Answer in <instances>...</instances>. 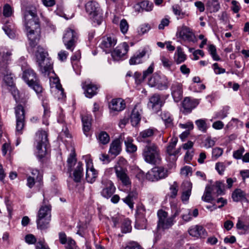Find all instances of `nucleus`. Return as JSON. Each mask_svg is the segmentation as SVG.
Wrapping results in <instances>:
<instances>
[{"instance_id": "obj_38", "label": "nucleus", "mask_w": 249, "mask_h": 249, "mask_svg": "<svg viewBox=\"0 0 249 249\" xmlns=\"http://www.w3.org/2000/svg\"><path fill=\"white\" fill-rule=\"evenodd\" d=\"M207 6L211 13L216 12L220 8L218 0H208Z\"/></svg>"}, {"instance_id": "obj_14", "label": "nucleus", "mask_w": 249, "mask_h": 249, "mask_svg": "<svg viewBox=\"0 0 249 249\" xmlns=\"http://www.w3.org/2000/svg\"><path fill=\"white\" fill-rule=\"evenodd\" d=\"M31 175L27 177V186L32 188L36 183L39 186H41L42 185V174L37 169H32Z\"/></svg>"}, {"instance_id": "obj_43", "label": "nucleus", "mask_w": 249, "mask_h": 249, "mask_svg": "<svg viewBox=\"0 0 249 249\" xmlns=\"http://www.w3.org/2000/svg\"><path fill=\"white\" fill-rule=\"evenodd\" d=\"M168 85L167 78L165 76H162L160 77V79L155 87L159 90H165L168 89Z\"/></svg>"}, {"instance_id": "obj_13", "label": "nucleus", "mask_w": 249, "mask_h": 249, "mask_svg": "<svg viewBox=\"0 0 249 249\" xmlns=\"http://www.w3.org/2000/svg\"><path fill=\"white\" fill-rule=\"evenodd\" d=\"M101 184L102 190L101 194L102 196L106 198H110L115 193L116 190L113 183L107 178H103Z\"/></svg>"}, {"instance_id": "obj_6", "label": "nucleus", "mask_w": 249, "mask_h": 249, "mask_svg": "<svg viewBox=\"0 0 249 249\" xmlns=\"http://www.w3.org/2000/svg\"><path fill=\"white\" fill-rule=\"evenodd\" d=\"M51 219V208L49 206H42L38 212L36 224L37 228L42 230L47 228Z\"/></svg>"}, {"instance_id": "obj_17", "label": "nucleus", "mask_w": 249, "mask_h": 249, "mask_svg": "<svg viewBox=\"0 0 249 249\" xmlns=\"http://www.w3.org/2000/svg\"><path fill=\"white\" fill-rule=\"evenodd\" d=\"M85 8L87 13L91 18L94 19L97 17L100 13V7L98 3L95 1H89L86 3Z\"/></svg>"}, {"instance_id": "obj_44", "label": "nucleus", "mask_w": 249, "mask_h": 249, "mask_svg": "<svg viewBox=\"0 0 249 249\" xmlns=\"http://www.w3.org/2000/svg\"><path fill=\"white\" fill-rule=\"evenodd\" d=\"M161 117L167 127L172 125L173 118L168 112H163L161 114Z\"/></svg>"}, {"instance_id": "obj_55", "label": "nucleus", "mask_w": 249, "mask_h": 249, "mask_svg": "<svg viewBox=\"0 0 249 249\" xmlns=\"http://www.w3.org/2000/svg\"><path fill=\"white\" fill-rule=\"evenodd\" d=\"M128 28L129 25L127 21L124 19H122L120 23V28L121 32L123 34H126L128 30Z\"/></svg>"}, {"instance_id": "obj_53", "label": "nucleus", "mask_w": 249, "mask_h": 249, "mask_svg": "<svg viewBox=\"0 0 249 249\" xmlns=\"http://www.w3.org/2000/svg\"><path fill=\"white\" fill-rule=\"evenodd\" d=\"M76 161V159L75 158V153H71L67 160V163L69 167L70 168V171L71 170V168L75 165Z\"/></svg>"}, {"instance_id": "obj_49", "label": "nucleus", "mask_w": 249, "mask_h": 249, "mask_svg": "<svg viewBox=\"0 0 249 249\" xmlns=\"http://www.w3.org/2000/svg\"><path fill=\"white\" fill-rule=\"evenodd\" d=\"M131 222L129 220H124L121 227L122 231L123 233L129 232L131 231Z\"/></svg>"}, {"instance_id": "obj_18", "label": "nucleus", "mask_w": 249, "mask_h": 249, "mask_svg": "<svg viewBox=\"0 0 249 249\" xmlns=\"http://www.w3.org/2000/svg\"><path fill=\"white\" fill-rule=\"evenodd\" d=\"M50 85L52 91L57 94L56 97L58 99H62L64 97V90L58 78L54 77L50 79Z\"/></svg>"}, {"instance_id": "obj_45", "label": "nucleus", "mask_w": 249, "mask_h": 249, "mask_svg": "<svg viewBox=\"0 0 249 249\" xmlns=\"http://www.w3.org/2000/svg\"><path fill=\"white\" fill-rule=\"evenodd\" d=\"M98 142L102 144L108 143L110 141V137L108 134L105 131L101 132L97 136Z\"/></svg>"}, {"instance_id": "obj_61", "label": "nucleus", "mask_w": 249, "mask_h": 249, "mask_svg": "<svg viewBox=\"0 0 249 249\" xmlns=\"http://www.w3.org/2000/svg\"><path fill=\"white\" fill-rule=\"evenodd\" d=\"M66 249H79L75 245V241L71 238H68Z\"/></svg>"}, {"instance_id": "obj_15", "label": "nucleus", "mask_w": 249, "mask_h": 249, "mask_svg": "<svg viewBox=\"0 0 249 249\" xmlns=\"http://www.w3.org/2000/svg\"><path fill=\"white\" fill-rule=\"evenodd\" d=\"M86 162V178L90 183L95 181L98 175L97 171L93 168L92 160L88 156L85 157Z\"/></svg>"}, {"instance_id": "obj_54", "label": "nucleus", "mask_w": 249, "mask_h": 249, "mask_svg": "<svg viewBox=\"0 0 249 249\" xmlns=\"http://www.w3.org/2000/svg\"><path fill=\"white\" fill-rule=\"evenodd\" d=\"M151 29L150 25L148 23H144L141 25L138 29V33L140 35H142L147 33Z\"/></svg>"}, {"instance_id": "obj_59", "label": "nucleus", "mask_w": 249, "mask_h": 249, "mask_svg": "<svg viewBox=\"0 0 249 249\" xmlns=\"http://www.w3.org/2000/svg\"><path fill=\"white\" fill-rule=\"evenodd\" d=\"M213 68L216 74L224 73L226 72L225 69L219 67L218 63H215L213 65Z\"/></svg>"}, {"instance_id": "obj_22", "label": "nucleus", "mask_w": 249, "mask_h": 249, "mask_svg": "<svg viewBox=\"0 0 249 249\" xmlns=\"http://www.w3.org/2000/svg\"><path fill=\"white\" fill-rule=\"evenodd\" d=\"M142 112V109L141 106L139 104L135 105L132 111L130 116L131 123L133 126H136L140 123Z\"/></svg>"}, {"instance_id": "obj_28", "label": "nucleus", "mask_w": 249, "mask_h": 249, "mask_svg": "<svg viewBox=\"0 0 249 249\" xmlns=\"http://www.w3.org/2000/svg\"><path fill=\"white\" fill-rule=\"evenodd\" d=\"M197 104V101L191 100L189 97H186L182 102L183 107L187 113L190 112Z\"/></svg>"}, {"instance_id": "obj_31", "label": "nucleus", "mask_w": 249, "mask_h": 249, "mask_svg": "<svg viewBox=\"0 0 249 249\" xmlns=\"http://www.w3.org/2000/svg\"><path fill=\"white\" fill-rule=\"evenodd\" d=\"M137 194L136 192H130L126 197L122 199L124 202L129 207L132 209L134 207V200L136 199Z\"/></svg>"}, {"instance_id": "obj_60", "label": "nucleus", "mask_w": 249, "mask_h": 249, "mask_svg": "<svg viewBox=\"0 0 249 249\" xmlns=\"http://www.w3.org/2000/svg\"><path fill=\"white\" fill-rule=\"evenodd\" d=\"M226 168V165L223 162H218L215 165V169L220 175H222Z\"/></svg>"}, {"instance_id": "obj_12", "label": "nucleus", "mask_w": 249, "mask_h": 249, "mask_svg": "<svg viewBox=\"0 0 249 249\" xmlns=\"http://www.w3.org/2000/svg\"><path fill=\"white\" fill-rule=\"evenodd\" d=\"M177 36L184 41L194 43L197 42V39L192 30L186 26H182L178 28Z\"/></svg>"}, {"instance_id": "obj_32", "label": "nucleus", "mask_w": 249, "mask_h": 249, "mask_svg": "<svg viewBox=\"0 0 249 249\" xmlns=\"http://www.w3.org/2000/svg\"><path fill=\"white\" fill-rule=\"evenodd\" d=\"M133 139L131 137H127L124 139L126 150L128 153H134L137 150V147L133 143Z\"/></svg>"}, {"instance_id": "obj_3", "label": "nucleus", "mask_w": 249, "mask_h": 249, "mask_svg": "<svg viewBox=\"0 0 249 249\" xmlns=\"http://www.w3.org/2000/svg\"><path fill=\"white\" fill-rule=\"evenodd\" d=\"M35 55L39 71L44 75H48L53 67L50 59L46 57L47 53L42 47L38 46Z\"/></svg>"}, {"instance_id": "obj_34", "label": "nucleus", "mask_w": 249, "mask_h": 249, "mask_svg": "<svg viewBox=\"0 0 249 249\" xmlns=\"http://www.w3.org/2000/svg\"><path fill=\"white\" fill-rule=\"evenodd\" d=\"M83 123V131L85 134L87 136V132L89 131L91 127V117L90 115H85L82 116Z\"/></svg>"}, {"instance_id": "obj_37", "label": "nucleus", "mask_w": 249, "mask_h": 249, "mask_svg": "<svg viewBox=\"0 0 249 249\" xmlns=\"http://www.w3.org/2000/svg\"><path fill=\"white\" fill-rule=\"evenodd\" d=\"M156 175L157 180L164 178L167 176V171L162 167H155L153 168Z\"/></svg>"}, {"instance_id": "obj_16", "label": "nucleus", "mask_w": 249, "mask_h": 249, "mask_svg": "<svg viewBox=\"0 0 249 249\" xmlns=\"http://www.w3.org/2000/svg\"><path fill=\"white\" fill-rule=\"evenodd\" d=\"M171 95L175 102L180 101L183 97L182 85L178 82H174L170 87Z\"/></svg>"}, {"instance_id": "obj_26", "label": "nucleus", "mask_w": 249, "mask_h": 249, "mask_svg": "<svg viewBox=\"0 0 249 249\" xmlns=\"http://www.w3.org/2000/svg\"><path fill=\"white\" fill-rule=\"evenodd\" d=\"M121 151V142L119 139L114 140L110 145L109 153L114 156H116L119 154Z\"/></svg>"}, {"instance_id": "obj_1", "label": "nucleus", "mask_w": 249, "mask_h": 249, "mask_svg": "<svg viewBox=\"0 0 249 249\" xmlns=\"http://www.w3.org/2000/svg\"><path fill=\"white\" fill-rule=\"evenodd\" d=\"M23 22L27 32L30 46L33 48L39 40V19L35 9L28 8L23 12Z\"/></svg>"}, {"instance_id": "obj_63", "label": "nucleus", "mask_w": 249, "mask_h": 249, "mask_svg": "<svg viewBox=\"0 0 249 249\" xmlns=\"http://www.w3.org/2000/svg\"><path fill=\"white\" fill-rule=\"evenodd\" d=\"M245 149L242 147L239 149L234 151L233 153V157L236 159H240L241 158L243 153L244 152Z\"/></svg>"}, {"instance_id": "obj_5", "label": "nucleus", "mask_w": 249, "mask_h": 249, "mask_svg": "<svg viewBox=\"0 0 249 249\" xmlns=\"http://www.w3.org/2000/svg\"><path fill=\"white\" fill-rule=\"evenodd\" d=\"M22 78L25 82L31 87L37 94L41 93L42 87L40 85L36 73L31 69H27L23 71Z\"/></svg>"}, {"instance_id": "obj_57", "label": "nucleus", "mask_w": 249, "mask_h": 249, "mask_svg": "<svg viewBox=\"0 0 249 249\" xmlns=\"http://www.w3.org/2000/svg\"><path fill=\"white\" fill-rule=\"evenodd\" d=\"M156 176L155 174L153 169L152 168L145 175V177L147 179L151 181H156L157 180Z\"/></svg>"}, {"instance_id": "obj_20", "label": "nucleus", "mask_w": 249, "mask_h": 249, "mask_svg": "<svg viewBox=\"0 0 249 249\" xmlns=\"http://www.w3.org/2000/svg\"><path fill=\"white\" fill-rule=\"evenodd\" d=\"M109 107L111 112H120L125 107V103L122 99H113L109 104Z\"/></svg>"}, {"instance_id": "obj_11", "label": "nucleus", "mask_w": 249, "mask_h": 249, "mask_svg": "<svg viewBox=\"0 0 249 249\" xmlns=\"http://www.w3.org/2000/svg\"><path fill=\"white\" fill-rule=\"evenodd\" d=\"M129 46L126 42L119 44L111 53V56L115 61H119L127 57Z\"/></svg>"}, {"instance_id": "obj_46", "label": "nucleus", "mask_w": 249, "mask_h": 249, "mask_svg": "<svg viewBox=\"0 0 249 249\" xmlns=\"http://www.w3.org/2000/svg\"><path fill=\"white\" fill-rule=\"evenodd\" d=\"M172 9L174 14L178 16L180 18H182L185 16H188L185 12H182L180 6L178 4L173 5Z\"/></svg>"}, {"instance_id": "obj_27", "label": "nucleus", "mask_w": 249, "mask_h": 249, "mask_svg": "<svg viewBox=\"0 0 249 249\" xmlns=\"http://www.w3.org/2000/svg\"><path fill=\"white\" fill-rule=\"evenodd\" d=\"M178 140L177 138L172 139V141L169 143L167 147L166 152L169 156H174V160H176L175 156L179 153L180 148L175 150V147L177 144Z\"/></svg>"}, {"instance_id": "obj_42", "label": "nucleus", "mask_w": 249, "mask_h": 249, "mask_svg": "<svg viewBox=\"0 0 249 249\" xmlns=\"http://www.w3.org/2000/svg\"><path fill=\"white\" fill-rule=\"evenodd\" d=\"M210 186L213 187V191L214 190H216L217 195H222L224 194L225 185L223 182L217 181L214 184L210 185Z\"/></svg>"}, {"instance_id": "obj_51", "label": "nucleus", "mask_w": 249, "mask_h": 249, "mask_svg": "<svg viewBox=\"0 0 249 249\" xmlns=\"http://www.w3.org/2000/svg\"><path fill=\"white\" fill-rule=\"evenodd\" d=\"M80 52H76L74 55H73L71 58L72 67L74 70H76V69H77L76 67H78L77 61L80 59Z\"/></svg>"}, {"instance_id": "obj_47", "label": "nucleus", "mask_w": 249, "mask_h": 249, "mask_svg": "<svg viewBox=\"0 0 249 249\" xmlns=\"http://www.w3.org/2000/svg\"><path fill=\"white\" fill-rule=\"evenodd\" d=\"M140 7L147 12H149L152 10L153 8V4L148 0H143L140 3Z\"/></svg>"}, {"instance_id": "obj_29", "label": "nucleus", "mask_w": 249, "mask_h": 249, "mask_svg": "<svg viewBox=\"0 0 249 249\" xmlns=\"http://www.w3.org/2000/svg\"><path fill=\"white\" fill-rule=\"evenodd\" d=\"M161 103L160 95L158 94H154L150 97L148 106L149 107L154 109L156 107H160Z\"/></svg>"}, {"instance_id": "obj_4", "label": "nucleus", "mask_w": 249, "mask_h": 249, "mask_svg": "<svg viewBox=\"0 0 249 249\" xmlns=\"http://www.w3.org/2000/svg\"><path fill=\"white\" fill-rule=\"evenodd\" d=\"M46 132L42 130H38L36 134L34 145L36 147V156L40 159L46 154V146L48 142Z\"/></svg>"}, {"instance_id": "obj_35", "label": "nucleus", "mask_w": 249, "mask_h": 249, "mask_svg": "<svg viewBox=\"0 0 249 249\" xmlns=\"http://www.w3.org/2000/svg\"><path fill=\"white\" fill-rule=\"evenodd\" d=\"M183 185L187 188V190L184 191L181 196L182 201L184 202L189 200L191 194L192 184L189 182H186L183 183Z\"/></svg>"}, {"instance_id": "obj_50", "label": "nucleus", "mask_w": 249, "mask_h": 249, "mask_svg": "<svg viewBox=\"0 0 249 249\" xmlns=\"http://www.w3.org/2000/svg\"><path fill=\"white\" fill-rule=\"evenodd\" d=\"M208 51L214 60L218 61L220 60L219 56L216 53V49L214 45H210L208 47Z\"/></svg>"}, {"instance_id": "obj_58", "label": "nucleus", "mask_w": 249, "mask_h": 249, "mask_svg": "<svg viewBox=\"0 0 249 249\" xmlns=\"http://www.w3.org/2000/svg\"><path fill=\"white\" fill-rule=\"evenodd\" d=\"M44 107V115L43 116V123L46 125L48 124L47 119L50 116V111L48 108L47 107H46L44 104L43 105Z\"/></svg>"}, {"instance_id": "obj_24", "label": "nucleus", "mask_w": 249, "mask_h": 249, "mask_svg": "<svg viewBox=\"0 0 249 249\" xmlns=\"http://www.w3.org/2000/svg\"><path fill=\"white\" fill-rule=\"evenodd\" d=\"M146 51L142 49L136 52L129 59V64L131 65H137L142 63V58L145 55Z\"/></svg>"}, {"instance_id": "obj_64", "label": "nucleus", "mask_w": 249, "mask_h": 249, "mask_svg": "<svg viewBox=\"0 0 249 249\" xmlns=\"http://www.w3.org/2000/svg\"><path fill=\"white\" fill-rule=\"evenodd\" d=\"M25 240L26 242L29 244H33L36 242V237L32 234L27 235L25 237Z\"/></svg>"}, {"instance_id": "obj_33", "label": "nucleus", "mask_w": 249, "mask_h": 249, "mask_svg": "<svg viewBox=\"0 0 249 249\" xmlns=\"http://www.w3.org/2000/svg\"><path fill=\"white\" fill-rule=\"evenodd\" d=\"M213 192V187H210V185H207L205 188L201 199L206 202H211L213 199L212 195Z\"/></svg>"}, {"instance_id": "obj_39", "label": "nucleus", "mask_w": 249, "mask_h": 249, "mask_svg": "<svg viewBox=\"0 0 249 249\" xmlns=\"http://www.w3.org/2000/svg\"><path fill=\"white\" fill-rule=\"evenodd\" d=\"M82 164L81 162H78L77 167L73 172L74 180L76 182H80L81 178L83 176Z\"/></svg>"}, {"instance_id": "obj_10", "label": "nucleus", "mask_w": 249, "mask_h": 249, "mask_svg": "<svg viewBox=\"0 0 249 249\" xmlns=\"http://www.w3.org/2000/svg\"><path fill=\"white\" fill-rule=\"evenodd\" d=\"M16 134L20 135L25 125V113L23 107L19 105L15 107Z\"/></svg>"}, {"instance_id": "obj_56", "label": "nucleus", "mask_w": 249, "mask_h": 249, "mask_svg": "<svg viewBox=\"0 0 249 249\" xmlns=\"http://www.w3.org/2000/svg\"><path fill=\"white\" fill-rule=\"evenodd\" d=\"M13 14V9L8 4L4 5L3 9V15L5 17H9Z\"/></svg>"}, {"instance_id": "obj_36", "label": "nucleus", "mask_w": 249, "mask_h": 249, "mask_svg": "<svg viewBox=\"0 0 249 249\" xmlns=\"http://www.w3.org/2000/svg\"><path fill=\"white\" fill-rule=\"evenodd\" d=\"M207 121V120L206 119H200L195 121V124L197 129L203 133H206L209 127Z\"/></svg>"}, {"instance_id": "obj_7", "label": "nucleus", "mask_w": 249, "mask_h": 249, "mask_svg": "<svg viewBox=\"0 0 249 249\" xmlns=\"http://www.w3.org/2000/svg\"><path fill=\"white\" fill-rule=\"evenodd\" d=\"M126 161L124 158H120L118 162L114 167L117 177L122 182L123 185L127 186L131 184L129 177L127 176L126 170L122 166V164L125 163Z\"/></svg>"}, {"instance_id": "obj_9", "label": "nucleus", "mask_w": 249, "mask_h": 249, "mask_svg": "<svg viewBox=\"0 0 249 249\" xmlns=\"http://www.w3.org/2000/svg\"><path fill=\"white\" fill-rule=\"evenodd\" d=\"M78 38L77 33L71 29H67L64 34L63 41L68 50L72 51Z\"/></svg>"}, {"instance_id": "obj_62", "label": "nucleus", "mask_w": 249, "mask_h": 249, "mask_svg": "<svg viewBox=\"0 0 249 249\" xmlns=\"http://www.w3.org/2000/svg\"><path fill=\"white\" fill-rule=\"evenodd\" d=\"M222 154L223 150L220 148L216 147L213 148L212 151L213 157H214L215 159H217L220 156H221Z\"/></svg>"}, {"instance_id": "obj_30", "label": "nucleus", "mask_w": 249, "mask_h": 249, "mask_svg": "<svg viewBox=\"0 0 249 249\" xmlns=\"http://www.w3.org/2000/svg\"><path fill=\"white\" fill-rule=\"evenodd\" d=\"M233 200L235 202L244 200L247 201L246 193L240 189H236L232 194Z\"/></svg>"}, {"instance_id": "obj_8", "label": "nucleus", "mask_w": 249, "mask_h": 249, "mask_svg": "<svg viewBox=\"0 0 249 249\" xmlns=\"http://www.w3.org/2000/svg\"><path fill=\"white\" fill-rule=\"evenodd\" d=\"M158 223L157 228L158 229H167L174 224V216L167 217L168 213L162 210H159L157 213Z\"/></svg>"}, {"instance_id": "obj_25", "label": "nucleus", "mask_w": 249, "mask_h": 249, "mask_svg": "<svg viewBox=\"0 0 249 249\" xmlns=\"http://www.w3.org/2000/svg\"><path fill=\"white\" fill-rule=\"evenodd\" d=\"M12 53L11 51L0 52V66L5 68L11 60Z\"/></svg>"}, {"instance_id": "obj_41", "label": "nucleus", "mask_w": 249, "mask_h": 249, "mask_svg": "<svg viewBox=\"0 0 249 249\" xmlns=\"http://www.w3.org/2000/svg\"><path fill=\"white\" fill-rule=\"evenodd\" d=\"M177 56L175 58V61L177 64L183 62L186 59V56L183 52L181 48L179 46L177 47V51L175 53V56Z\"/></svg>"}, {"instance_id": "obj_19", "label": "nucleus", "mask_w": 249, "mask_h": 249, "mask_svg": "<svg viewBox=\"0 0 249 249\" xmlns=\"http://www.w3.org/2000/svg\"><path fill=\"white\" fill-rule=\"evenodd\" d=\"M190 235L197 238H205L207 234L205 229L200 225L191 226L188 230Z\"/></svg>"}, {"instance_id": "obj_23", "label": "nucleus", "mask_w": 249, "mask_h": 249, "mask_svg": "<svg viewBox=\"0 0 249 249\" xmlns=\"http://www.w3.org/2000/svg\"><path fill=\"white\" fill-rule=\"evenodd\" d=\"M84 93L87 97L90 98L97 93L98 87L91 83L85 82L83 85Z\"/></svg>"}, {"instance_id": "obj_52", "label": "nucleus", "mask_w": 249, "mask_h": 249, "mask_svg": "<svg viewBox=\"0 0 249 249\" xmlns=\"http://www.w3.org/2000/svg\"><path fill=\"white\" fill-rule=\"evenodd\" d=\"M160 79V75L157 74H154L152 77L149 80L148 84L152 87H156Z\"/></svg>"}, {"instance_id": "obj_21", "label": "nucleus", "mask_w": 249, "mask_h": 249, "mask_svg": "<svg viewBox=\"0 0 249 249\" xmlns=\"http://www.w3.org/2000/svg\"><path fill=\"white\" fill-rule=\"evenodd\" d=\"M116 43L117 40L115 38L107 36L103 38L100 47L106 53H108Z\"/></svg>"}, {"instance_id": "obj_2", "label": "nucleus", "mask_w": 249, "mask_h": 249, "mask_svg": "<svg viewBox=\"0 0 249 249\" xmlns=\"http://www.w3.org/2000/svg\"><path fill=\"white\" fill-rule=\"evenodd\" d=\"M142 157L146 162L151 165L159 164L161 161L160 150L155 143L148 144L144 147Z\"/></svg>"}, {"instance_id": "obj_48", "label": "nucleus", "mask_w": 249, "mask_h": 249, "mask_svg": "<svg viewBox=\"0 0 249 249\" xmlns=\"http://www.w3.org/2000/svg\"><path fill=\"white\" fill-rule=\"evenodd\" d=\"M160 60L161 62V64L167 70H170L172 66L173 63L170 61L169 58L165 56L162 55L160 57Z\"/></svg>"}, {"instance_id": "obj_40", "label": "nucleus", "mask_w": 249, "mask_h": 249, "mask_svg": "<svg viewBox=\"0 0 249 249\" xmlns=\"http://www.w3.org/2000/svg\"><path fill=\"white\" fill-rule=\"evenodd\" d=\"M156 131L155 128L146 129L140 132L139 138L142 141V139L150 138L152 137Z\"/></svg>"}]
</instances>
